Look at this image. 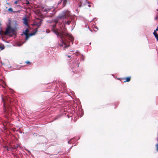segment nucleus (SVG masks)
Returning <instances> with one entry per match:
<instances>
[{
	"mask_svg": "<svg viewBox=\"0 0 158 158\" xmlns=\"http://www.w3.org/2000/svg\"><path fill=\"white\" fill-rule=\"evenodd\" d=\"M54 22L55 24L52 25V31L55 33L57 37L60 39L62 43L65 45V46L68 47L66 44V37H69V40H71V41H72L73 40V36L68 33L65 25L63 27V29H58L56 28V24L57 23L58 21L56 20H55ZM50 26H52V25L51 24Z\"/></svg>",
	"mask_w": 158,
	"mask_h": 158,
	"instance_id": "obj_1",
	"label": "nucleus"
},
{
	"mask_svg": "<svg viewBox=\"0 0 158 158\" xmlns=\"http://www.w3.org/2000/svg\"><path fill=\"white\" fill-rule=\"evenodd\" d=\"M15 31V30L13 28L11 27L10 26H8L5 31H3L2 30L0 31V34L2 35L3 34L4 35H6L13 33Z\"/></svg>",
	"mask_w": 158,
	"mask_h": 158,
	"instance_id": "obj_2",
	"label": "nucleus"
},
{
	"mask_svg": "<svg viewBox=\"0 0 158 158\" xmlns=\"http://www.w3.org/2000/svg\"><path fill=\"white\" fill-rule=\"evenodd\" d=\"M70 12L68 10H64L62 14L58 17L59 19H68L71 17Z\"/></svg>",
	"mask_w": 158,
	"mask_h": 158,
	"instance_id": "obj_3",
	"label": "nucleus"
},
{
	"mask_svg": "<svg viewBox=\"0 0 158 158\" xmlns=\"http://www.w3.org/2000/svg\"><path fill=\"white\" fill-rule=\"evenodd\" d=\"M2 101L3 103L4 107L9 106L11 103L10 98L7 96H3L2 97Z\"/></svg>",
	"mask_w": 158,
	"mask_h": 158,
	"instance_id": "obj_4",
	"label": "nucleus"
},
{
	"mask_svg": "<svg viewBox=\"0 0 158 158\" xmlns=\"http://www.w3.org/2000/svg\"><path fill=\"white\" fill-rule=\"evenodd\" d=\"M23 23L24 25L27 26L28 27L29 26L28 23V19L27 17H25L23 19Z\"/></svg>",
	"mask_w": 158,
	"mask_h": 158,
	"instance_id": "obj_5",
	"label": "nucleus"
},
{
	"mask_svg": "<svg viewBox=\"0 0 158 158\" xmlns=\"http://www.w3.org/2000/svg\"><path fill=\"white\" fill-rule=\"evenodd\" d=\"M87 0H80L79 7H83L85 6Z\"/></svg>",
	"mask_w": 158,
	"mask_h": 158,
	"instance_id": "obj_6",
	"label": "nucleus"
},
{
	"mask_svg": "<svg viewBox=\"0 0 158 158\" xmlns=\"http://www.w3.org/2000/svg\"><path fill=\"white\" fill-rule=\"evenodd\" d=\"M36 32H37V31H36L35 32H34L33 33H30V34H27V35H25L26 36L25 40H27L30 37L32 36L33 35H34Z\"/></svg>",
	"mask_w": 158,
	"mask_h": 158,
	"instance_id": "obj_7",
	"label": "nucleus"
},
{
	"mask_svg": "<svg viewBox=\"0 0 158 158\" xmlns=\"http://www.w3.org/2000/svg\"><path fill=\"white\" fill-rule=\"evenodd\" d=\"M8 110L7 111V113H8V117H10L12 115V112L11 110V109L10 108V107H8Z\"/></svg>",
	"mask_w": 158,
	"mask_h": 158,
	"instance_id": "obj_8",
	"label": "nucleus"
},
{
	"mask_svg": "<svg viewBox=\"0 0 158 158\" xmlns=\"http://www.w3.org/2000/svg\"><path fill=\"white\" fill-rule=\"evenodd\" d=\"M121 79L122 80H125V81H123V82H129V81H130L131 80V77H128L125 78H122Z\"/></svg>",
	"mask_w": 158,
	"mask_h": 158,
	"instance_id": "obj_9",
	"label": "nucleus"
},
{
	"mask_svg": "<svg viewBox=\"0 0 158 158\" xmlns=\"http://www.w3.org/2000/svg\"><path fill=\"white\" fill-rule=\"evenodd\" d=\"M90 7V5L89 4V2H87V0L86 2V3L85 5V6H84L83 7L84 8L88 9Z\"/></svg>",
	"mask_w": 158,
	"mask_h": 158,
	"instance_id": "obj_10",
	"label": "nucleus"
},
{
	"mask_svg": "<svg viewBox=\"0 0 158 158\" xmlns=\"http://www.w3.org/2000/svg\"><path fill=\"white\" fill-rule=\"evenodd\" d=\"M20 147V144H17L16 146H14L13 147H11L10 148L11 150H14V149H16L19 147Z\"/></svg>",
	"mask_w": 158,
	"mask_h": 158,
	"instance_id": "obj_11",
	"label": "nucleus"
},
{
	"mask_svg": "<svg viewBox=\"0 0 158 158\" xmlns=\"http://www.w3.org/2000/svg\"><path fill=\"white\" fill-rule=\"evenodd\" d=\"M8 11L10 12H12L13 13H19L20 11V10L13 11L12 8H9V9H8Z\"/></svg>",
	"mask_w": 158,
	"mask_h": 158,
	"instance_id": "obj_12",
	"label": "nucleus"
},
{
	"mask_svg": "<svg viewBox=\"0 0 158 158\" xmlns=\"http://www.w3.org/2000/svg\"><path fill=\"white\" fill-rule=\"evenodd\" d=\"M28 32L29 30L28 28H27L25 30V31H24L23 32V33L25 35H27L29 34L28 33Z\"/></svg>",
	"mask_w": 158,
	"mask_h": 158,
	"instance_id": "obj_13",
	"label": "nucleus"
},
{
	"mask_svg": "<svg viewBox=\"0 0 158 158\" xmlns=\"http://www.w3.org/2000/svg\"><path fill=\"white\" fill-rule=\"evenodd\" d=\"M52 9H53L52 10V13H51V14L52 15H50V17H52V16L54 15L55 13H56V11H55V9L53 8V7H52Z\"/></svg>",
	"mask_w": 158,
	"mask_h": 158,
	"instance_id": "obj_14",
	"label": "nucleus"
},
{
	"mask_svg": "<svg viewBox=\"0 0 158 158\" xmlns=\"http://www.w3.org/2000/svg\"><path fill=\"white\" fill-rule=\"evenodd\" d=\"M68 0H62L61 1L63 2V5L64 6H65L66 3H67V1Z\"/></svg>",
	"mask_w": 158,
	"mask_h": 158,
	"instance_id": "obj_15",
	"label": "nucleus"
},
{
	"mask_svg": "<svg viewBox=\"0 0 158 158\" xmlns=\"http://www.w3.org/2000/svg\"><path fill=\"white\" fill-rule=\"evenodd\" d=\"M64 23L65 24L69 25L71 23V21L70 20H69L67 21H65Z\"/></svg>",
	"mask_w": 158,
	"mask_h": 158,
	"instance_id": "obj_16",
	"label": "nucleus"
},
{
	"mask_svg": "<svg viewBox=\"0 0 158 158\" xmlns=\"http://www.w3.org/2000/svg\"><path fill=\"white\" fill-rule=\"evenodd\" d=\"M5 47L4 45H0V51L4 49Z\"/></svg>",
	"mask_w": 158,
	"mask_h": 158,
	"instance_id": "obj_17",
	"label": "nucleus"
},
{
	"mask_svg": "<svg viewBox=\"0 0 158 158\" xmlns=\"http://www.w3.org/2000/svg\"><path fill=\"white\" fill-rule=\"evenodd\" d=\"M25 63L26 64H27L28 65H31V62H29L28 60H27V61H26L25 62Z\"/></svg>",
	"mask_w": 158,
	"mask_h": 158,
	"instance_id": "obj_18",
	"label": "nucleus"
},
{
	"mask_svg": "<svg viewBox=\"0 0 158 158\" xmlns=\"http://www.w3.org/2000/svg\"><path fill=\"white\" fill-rule=\"evenodd\" d=\"M21 1V0H16L14 2V3L16 4H17L18 2H20Z\"/></svg>",
	"mask_w": 158,
	"mask_h": 158,
	"instance_id": "obj_19",
	"label": "nucleus"
},
{
	"mask_svg": "<svg viewBox=\"0 0 158 158\" xmlns=\"http://www.w3.org/2000/svg\"><path fill=\"white\" fill-rule=\"evenodd\" d=\"M4 148L6 150H7V151H9V148L7 146H5L4 147Z\"/></svg>",
	"mask_w": 158,
	"mask_h": 158,
	"instance_id": "obj_20",
	"label": "nucleus"
},
{
	"mask_svg": "<svg viewBox=\"0 0 158 158\" xmlns=\"http://www.w3.org/2000/svg\"><path fill=\"white\" fill-rule=\"evenodd\" d=\"M155 38H156L157 41H158V34L156 35L155 36Z\"/></svg>",
	"mask_w": 158,
	"mask_h": 158,
	"instance_id": "obj_21",
	"label": "nucleus"
},
{
	"mask_svg": "<svg viewBox=\"0 0 158 158\" xmlns=\"http://www.w3.org/2000/svg\"><path fill=\"white\" fill-rule=\"evenodd\" d=\"M156 150L158 151V143L156 144Z\"/></svg>",
	"mask_w": 158,
	"mask_h": 158,
	"instance_id": "obj_22",
	"label": "nucleus"
},
{
	"mask_svg": "<svg viewBox=\"0 0 158 158\" xmlns=\"http://www.w3.org/2000/svg\"><path fill=\"white\" fill-rule=\"evenodd\" d=\"M154 35V36H155L156 35H157L158 34H157L156 32V31H154V32L153 33Z\"/></svg>",
	"mask_w": 158,
	"mask_h": 158,
	"instance_id": "obj_23",
	"label": "nucleus"
},
{
	"mask_svg": "<svg viewBox=\"0 0 158 158\" xmlns=\"http://www.w3.org/2000/svg\"><path fill=\"white\" fill-rule=\"evenodd\" d=\"M26 4L27 5H28L29 4V2L27 0H26Z\"/></svg>",
	"mask_w": 158,
	"mask_h": 158,
	"instance_id": "obj_24",
	"label": "nucleus"
},
{
	"mask_svg": "<svg viewBox=\"0 0 158 158\" xmlns=\"http://www.w3.org/2000/svg\"><path fill=\"white\" fill-rule=\"evenodd\" d=\"M154 31H156H156H158V27H157V28L156 29V30H155Z\"/></svg>",
	"mask_w": 158,
	"mask_h": 158,
	"instance_id": "obj_25",
	"label": "nucleus"
},
{
	"mask_svg": "<svg viewBox=\"0 0 158 158\" xmlns=\"http://www.w3.org/2000/svg\"><path fill=\"white\" fill-rule=\"evenodd\" d=\"M16 7H20L21 6L20 5H17L16 6H15Z\"/></svg>",
	"mask_w": 158,
	"mask_h": 158,
	"instance_id": "obj_26",
	"label": "nucleus"
},
{
	"mask_svg": "<svg viewBox=\"0 0 158 158\" xmlns=\"http://www.w3.org/2000/svg\"><path fill=\"white\" fill-rule=\"evenodd\" d=\"M76 66H77V68H78L79 66V65L77 64H76Z\"/></svg>",
	"mask_w": 158,
	"mask_h": 158,
	"instance_id": "obj_27",
	"label": "nucleus"
},
{
	"mask_svg": "<svg viewBox=\"0 0 158 158\" xmlns=\"http://www.w3.org/2000/svg\"><path fill=\"white\" fill-rule=\"evenodd\" d=\"M67 56L69 57V58H70L71 57V56H69V55H68Z\"/></svg>",
	"mask_w": 158,
	"mask_h": 158,
	"instance_id": "obj_28",
	"label": "nucleus"
},
{
	"mask_svg": "<svg viewBox=\"0 0 158 158\" xmlns=\"http://www.w3.org/2000/svg\"><path fill=\"white\" fill-rule=\"evenodd\" d=\"M5 111L6 112V110Z\"/></svg>",
	"mask_w": 158,
	"mask_h": 158,
	"instance_id": "obj_29",
	"label": "nucleus"
}]
</instances>
